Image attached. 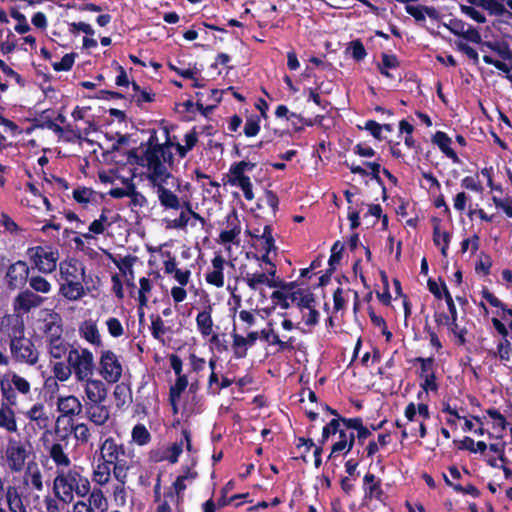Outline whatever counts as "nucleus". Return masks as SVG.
I'll list each match as a JSON object with an SVG mask.
<instances>
[{"label":"nucleus","mask_w":512,"mask_h":512,"mask_svg":"<svg viewBox=\"0 0 512 512\" xmlns=\"http://www.w3.org/2000/svg\"><path fill=\"white\" fill-rule=\"evenodd\" d=\"M54 495L63 503H71L74 493L86 497L90 492V481L81 474L80 468L57 469L53 481Z\"/></svg>","instance_id":"obj_1"},{"label":"nucleus","mask_w":512,"mask_h":512,"mask_svg":"<svg viewBox=\"0 0 512 512\" xmlns=\"http://www.w3.org/2000/svg\"><path fill=\"white\" fill-rule=\"evenodd\" d=\"M149 134L146 142H142L138 148H132L127 152L128 163L145 168V173L167 167L163 161L159 160V156H163V151L157 130L150 129Z\"/></svg>","instance_id":"obj_2"},{"label":"nucleus","mask_w":512,"mask_h":512,"mask_svg":"<svg viewBox=\"0 0 512 512\" xmlns=\"http://www.w3.org/2000/svg\"><path fill=\"white\" fill-rule=\"evenodd\" d=\"M344 420H350V418H333L322 429L321 438L318 440L321 445H324L331 436L338 434V441L332 445L328 459L340 454L347 455L355 445V434L348 432L352 429L346 427Z\"/></svg>","instance_id":"obj_3"},{"label":"nucleus","mask_w":512,"mask_h":512,"mask_svg":"<svg viewBox=\"0 0 512 512\" xmlns=\"http://www.w3.org/2000/svg\"><path fill=\"white\" fill-rule=\"evenodd\" d=\"M131 458L132 455L125 445L117 442L112 436L107 437L99 446V460L113 464V476L116 480H123L128 476Z\"/></svg>","instance_id":"obj_4"},{"label":"nucleus","mask_w":512,"mask_h":512,"mask_svg":"<svg viewBox=\"0 0 512 512\" xmlns=\"http://www.w3.org/2000/svg\"><path fill=\"white\" fill-rule=\"evenodd\" d=\"M149 184L156 189L159 203L164 210H178L182 208L183 201L165 185L169 179H175L168 167L145 173Z\"/></svg>","instance_id":"obj_5"},{"label":"nucleus","mask_w":512,"mask_h":512,"mask_svg":"<svg viewBox=\"0 0 512 512\" xmlns=\"http://www.w3.org/2000/svg\"><path fill=\"white\" fill-rule=\"evenodd\" d=\"M67 361L78 381L88 380L94 373V357L87 348H82L81 350L71 349L68 353Z\"/></svg>","instance_id":"obj_6"},{"label":"nucleus","mask_w":512,"mask_h":512,"mask_svg":"<svg viewBox=\"0 0 512 512\" xmlns=\"http://www.w3.org/2000/svg\"><path fill=\"white\" fill-rule=\"evenodd\" d=\"M27 255L32 263V267L42 273H51L56 269L58 260V251L52 246H35L27 250Z\"/></svg>","instance_id":"obj_7"},{"label":"nucleus","mask_w":512,"mask_h":512,"mask_svg":"<svg viewBox=\"0 0 512 512\" xmlns=\"http://www.w3.org/2000/svg\"><path fill=\"white\" fill-rule=\"evenodd\" d=\"M10 355L15 363L34 366L39 361V351L31 338L25 337L18 341L9 342Z\"/></svg>","instance_id":"obj_8"},{"label":"nucleus","mask_w":512,"mask_h":512,"mask_svg":"<svg viewBox=\"0 0 512 512\" xmlns=\"http://www.w3.org/2000/svg\"><path fill=\"white\" fill-rule=\"evenodd\" d=\"M122 364L111 350H103L99 361V373L108 383H116L122 376Z\"/></svg>","instance_id":"obj_9"},{"label":"nucleus","mask_w":512,"mask_h":512,"mask_svg":"<svg viewBox=\"0 0 512 512\" xmlns=\"http://www.w3.org/2000/svg\"><path fill=\"white\" fill-rule=\"evenodd\" d=\"M27 456V449L20 440L14 438L8 439L5 457L8 467L12 472H20L23 470Z\"/></svg>","instance_id":"obj_10"},{"label":"nucleus","mask_w":512,"mask_h":512,"mask_svg":"<svg viewBox=\"0 0 512 512\" xmlns=\"http://www.w3.org/2000/svg\"><path fill=\"white\" fill-rule=\"evenodd\" d=\"M30 269L25 261L18 260L7 267L4 281L9 290L22 288L28 281Z\"/></svg>","instance_id":"obj_11"},{"label":"nucleus","mask_w":512,"mask_h":512,"mask_svg":"<svg viewBox=\"0 0 512 512\" xmlns=\"http://www.w3.org/2000/svg\"><path fill=\"white\" fill-rule=\"evenodd\" d=\"M1 331L7 336V339L1 337L0 342L9 344V342L18 341L25 338L24 322L18 316L10 315L3 319Z\"/></svg>","instance_id":"obj_12"},{"label":"nucleus","mask_w":512,"mask_h":512,"mask_svg":"<svg viewBox=\"0 0 512 512\" xmlns=\"http://www.w3.org/2000/svg\"><path fill=\"white\" fill-rule=\"evenodd\" d=\"M60 276L64 281H86V268L76 259H65L59 264Z\"/></svg>","instance_id":"obj_13"},{"label":"nucleus","mask_w":512,"mask_h":512,"mask_svg":"<svg viewBox=\"0 0 512 512\" xmlns=\"http://www.w3.org/2000/svg\"><path fill=\"white\" fill-rule=\"evenodd\" d=\"M363 490L364 499L366 500H377L380 503L385 504L388 498L384 492L381 484V479L376 477L372 473H366L363 477Z\"/></svg>","instance_id":"obj_14"},{"label":"nucleus","mask_w":512,"mask_h":512,"mask_svg":"<svg viewBox=\"0 0 512 512\" xmlns=\"http://www.w3.org/2000/svg\"><path fill=\"white\" fill-rule=\"evenodd\" d=\"M44 298L29 289L21 291L13 301V308L17 312L28 313L31 309L39 307Z\"/></svg>","instance_id":"obj_15"},{"label":"nucleus","mask_w":512,"mask_h":512,"mask_svg":"<svg viewBox=\"0 0 512 512\" xmlns=\"http://www.w3.org/2000/svg\"><path fill=\"white\" fill-rule=\"evenodd\" d=\"M84 416L96 426H104L110 418L109 407L104 403H84Z\"/></svg>","instance_id":"obj_16"},{"label":"nucleus","mask_w":512,"mask_h":512,"mask_svg":"<svg viewBox=\"0 0 512 512\" xmlns=\"http://www.w3.org/2000/svg\"><path fill=\"white\" fill-rule=\"evenodd\" d=\"M226 229L221 231L219 242L221 244L234 243L241 233V222L236 210H232L226 216Z\"/></svg>","instance_id":"obj_17"},{"label":"nucleus","mask_w":512,"mask_h":512,"mask_svg":"<svg viewBox=\"0 0 512 512\" xmlns=\"http://www.w3.org/2000/svg\"><path fill=\"white\" fill-rule=\"evenodd\" d=\"M85 385L86 399L84 403H104L107 398V388L101 380L89 378Z\"/></svg>","instance_id":"obj_18"},{"label":"nucleus","mask_w":512,"mask_h":512,"mask_svg":"<svg viewBox=\"0 0 512 512\" xmlns=\"http://www.w3.org/2000/svg\"><path fill=\"white\" fill-rule=\"evenodd\" d=\"M84 404L74 395L59 397L57 400V409L65 417L78 416L83 411Z\"/></svg>","instance_id":"obj_19"},{"label":"nucleus","mask_w":512,"mask_h":512,"mask_svg":"<svg viewBox=\"0 0 512 512\" xmlns=\"http://www.w3.org/2000/svg\"><path fill=\"white\" fill-rule=\"evenodd\" d=\"M211 263L213 270L206 273L205 280L208 284L221 288L224 286V266L226 260L221 254H216Z\"/></svg>","instance_id":"obj_20"},{"label":"nucleus","mask_w":512,"mask_h":512,"mask_svg":"<svg viewBox=\"0 0 512 512\" xmlns=\"http://www.w3.org/2000/svg\"><path fill=\"white\" fill-rule=\"evenodd\" d=\"M43 331L48 342L53 340L58 342L59 339L63 338V321L61 316L56 312L50 314L49 318L45 320Z\"/></svg>","instance_id":"obj_21"},{"label":"nucleus","mask_w":512,"mask_h":512,"mask_svg":"<svg viewBox=\"0 0 512 512\" xmlns=\"http://www.w3.org/2000/svg\"><path fill=\"white\" fill-rule=\"evenodd\" d=\"M85 281H64L60 285L59 293L69 301H77L86 295Z\"/></svg>","instance_id":"obj_22"},{"label":"nucleus","mask_w":512,"mask_h":512,"mask_svg":"<svg viewBox=\"0 0 512 512\" xmlns=\"http://www.w3.org/2000/svg\"><path fill=\"white\" fill-rule=\"evenodd\" d=\"M433 144L437 145L440 151L449 159L452 160L453 163H459L460 159L457 153L451 148V138L447 135V133L443 131H437L432 136Z\"/></svg>","instance_id":"obj_23"},{"label":"nucleus","mask_w":512,"mask_h":512,"mask_svg":"<svg viewBox=\"0 0 512 512\" xmlns=\"http://www.w3.org/2000/svg\"><path fill=\"white\" fill-rule=\"evenodd\" d=\"M4 499L10 512H27L19 487L8 485L5 489Z\"/></svg>","instance_id":"obj_24"},{"label":"nucleus","mask_w":512,"mask_h":512,"mask_svg":"<svg viewBox=\"0 0 512 512\" xmlns=\"http://www.w3.org/2000/svg\"><path fill=\"white\" fill-rule=\"evenodd\" d=\"M26 417L36 424L40 430H47L50 424V418L45 411L42 403L34 404L26 413Z\"/></svg>","instance_id":"obj_25"},{"label":"nucleus","mask_w":512,"mask_h":512,"mask_svg":"<svg viewBox=\"0 0 512 512\" xmlns=\"http://www.w3.org/2000/svg\"><path fill=\"white\" fill-rule=\"evenodd\" d=\"M87 496L88 498L86 504L87 507H89V509L91 510V512H107L108 501L101 488H90V492Z\"/></svg>","instance_id":"obj_26"},{"label":"nucleus","mask_w":512,"mask_h":512,"mask_svg":"<svg viewBox=\"0 0 512 512\" xmlns=\"http://www.w3.org/2000/svg\"><path fill=\"white\" fill-rule=\"evenodd\" d=\"M80 336L94 346H102L101 336L95 322L84 321L79 327Z\"/></svg>","instance_id":"obj_27"},{"label":"nucleus","mask_w":512,"mask_h":512,"mask_svg":"<svg viewBox=\"0 0 512 512\" xmlns=\"http://www.w3.org/2000/svg\"><path fill=\"white\" fill-rule=\"evenodd\" d=\"M212 307L209 305L196 316L197 329L203 337L211 335L213 331Z\"/></svg>","instance_id":"obj_28"},{"label":"nucleus","mask_w":512,"mask_h":512,"mask_svg":"<svg viewBox=\"0 0 512 512\" xmlns=\"http://www.w3.org/2000/svg\"><path fill=\"white\" fill-rule=\"evenodd\" d=\"M405 11L411 15L417 22L425 21V15L431 19L437 20L439 18V12L432 6H412L406 5Z\"/></svg>","instance_id":"obj_29"},{"label":"nucleus","mask_w":512,"mask_h":512,"mask_svg":"<svg viewBox=\"0 0 512 512\" xmlns=\"http://www.w3.org/2000/svg\"><path fill=\"white\" fill-rule=\"evenodd\" d=\"M344 421L347 428H351L357 432L355 440L357 439L358 445L362 446L365 440L371 436V430L363 424V419L361 417H354L350 418V420Z\"/></svg>","instance_id":"obj_30"},{"label":"nucleus","mask_w":512,"mask_h":512,"mask_svg":"<svg viewBox=\"0 0 512 512\" xmlns=\"http://www.w3.org/2000/svg\"><path fill=\"white\" fill-rule=\"evenodd\" d=\"M96 468L93 471L92 479L95 483L100 486H104L109 483L111 479V473H113V464L107 463L105 460H99Z\"/></svg>","instance_id":"obj_31"},{"label":"nucleus","mask_w":512,"mask_h":512,"mask_svg":"<svg viewBox=\"0 0 512 512\" xmlns=\"http://www.w3.org/2000/svg\"><path fill=\"white\" fill-rule=\"evenodd\" d=\"M0 428L5 429L7 432H17V422L15 413L12 407L2 403L0 407Z\"/></svg>","instance_id":"obj_32"},{"label":"nucleus","mask_w":512,"mask_h":512,"mask_svg":"<svg viewBox=\"0 0 512 512\" xmlns=\"http://www.w3.org/2000/svg\"><path fill=\"white\" fill-rule=\"evenodd\" d=\"M49 456L56 464L57 469H64V467H69L71 464V460L69 456L64 452L61 443H54L51 445L49 449Z\"/></svg>","instance_id":"obj_33"},{"label":"nucleus","mask_w":512,"mask_h":512,"mask_svg":"<svg viewBox=\"0 0 512 512\" xmlns=\"http://www.w3.org/2000/svg\"><path fill=\"white\" fill-rule=\"evenodd\" d=\"M291 302L295 303L300 310L310 308L315 303V296L313 293L304 289H297L290 293Z\"/></svg>","instance_id":"obj_34"},{"label":"nucleus","mask_w":512,"mask_h":512,"mask_svg":"<svg viewBox=\"0 0 512 512\" xmlns=\"http://www.w3.org/2000/svg\"><path fill=\"white\" fill-rule=\"evenodd\" d=\"M255 166V163L244 160L233 163L229 169V180L250 179V177L245 174V171H252Z\"/></svg>","instance_id":"obj_35"},{"label":"nucleus","mask_w":512,"mask_h":512,"mask_svg":"<svg viewBox=\"0 0 512 512\" xmlns=\"http://www.w3.org/2000/svg\"><path fill=\"white\" fill-rule=\"evenodd\" d=\"M203 410V400L200 395L187 394L183 403V411L188 416L201 413Z\"/></svg>","instance_id":"obj_36"},{"label":"nucleus","mask_w":512,"mask_h":512,"mask_svg":"<svg viewBox=\"0 0 512 512\" xmlns=\"http://www.w3.org/2000/svg\"><path fill=\"white\" fill-rule=\"evenodd\" d=\"M413 364H420V370L418 376L423 379L435 375V359L434 357H416L411 361Z\"/></svg>","instance_id":"obj_37"},{"label":"nucleus","mask_w":512,"mask_h":512,"mask_svg":"<svg viewBox=\"0 0 512 512\" xmlns=\"http://www.w3.org/2000/svg\"><path fill=\"white\" fill-rule=\"evenodd\" d=\"M132 441L139 446L147 445L151 441V434L144 424H136L131 432Z\"/></svg>","instance_id":"obj_38"},{"label":"nucleus","mask_w":512,"mask_h":512,"mask_svg":"<svg viewBox=\"0 0 512 512\" xmlns=\"http://www.w3.org/2000/svg\"><path fill=\"white\" fill-rule=\"evenodd\" d=\"M232 349L235 359H243L247 356L248 346L244 342V336L236 333L235 331L232 333Z\"/></svg>","instance_id":"obj_39"},{"label":"nucleus","mask_w":512,"mask_h":512,"mask_svg":"<svg viewBox=\"0 0 512 512\" xmlns=\"http://www.w3.org/2000/svg\"><path fill=\"white\" fill-rule=\"evenodd\" d=\"M344 251V245L340 240H337L331 247V255L328 260L329 272H335L337 266L342 259V253Z\"/></svg>","instance_id":"obj_40"},{"label":"nucleus","mask_w":512,"mask_h":512,"mask_svg":"<svg viewBox=\"0 0 512 512\" xmlns=\"http://www.w3.org/2000/svg\"><path fill=\"white\" fill-rule=\"evenodd\" d=\"M512 354V344L508 338L501 339L497 344V351H490L493 357H499L501 361H509Z\"/></svg>","instance_id":"obj_41"},{"label":"nucleus","mask_w":512,"mask_h":512,"mask_svg":"<svg viewBox=\"0 0 512 512\" xmlns=\"http://www.w3.org/2000/svg\"><path fill=\"white\" fill-rule=\"evenodd\" d=\"M0 390L3 399L6 401L3 402L4 404L8 405V407L17 405V395L15 389L13 388L12 384L9 383V381L1 380Z\"/></svg>","instance_id":"obj_42"},{"label":"nucleus","mask_w":512,"mask_h":512,"mask_svg":"<svg viewBox=\"0 0 512 512\" xmlns=\"http://www.w3.org/2000/svg\"><path fill=\"white\" fill-rule=\"evenodd\" d=\"M166 141L164 143H161L160 146L162 147L163 156H159V160L164 162V165H166L169 170L174 165V156L171 152V147H175L176 143H173L169 137V132L166 130Z\"/></svg>","instance_id":"obj_43"},{"label":"nucleus","mask_w":512,"mask_h":512,"mask_svg":"<svg viewBox=\"0 0 512 512\" xmlns=\"http://www.w3.org/2000/svg\"><path fill=\"white\" fill-rule=\"evenodd\" d=\"M71 431L74 438L81 444H87L90 440L91 433L86 423L72 424Z\"/></svg>","instance_id":"obj_44"},{"label":"nucleus","mask_w":512,"mask_h":512,"mask_svg":"<svg viewBox=\"0 0 512 512\" xmlns=\"http://www.w3.org/2000/svg\"><path fill=\"white\" fill-rule=\"evenodd\" d=\"M261 248L267 253L271 251H275L277 249L275 245V240L272 235V227L270 225H265L263 231L260 236Z\"/></svg>","instance_id":"obj_45"},{"label":"nucleus","mask_w":512,"mask_h":512,"mask_svg":"<svg viewBox=\"0 0 512 512\" xmlns=\"http://www.w3.org/2000/svg\"><path fill=\"white\" fill-rule=\"evenodd\" d=\"M127 481V477L123 480H117L118 484L114 486L113 489V500L117 507H124L127 502V492L125 488V484Z\"/></svg>","instance_id":"obj_46"},{"label":"nucleus","mask_w":512,"mask_h":512,"mask_svg":"<svg viewBox=\"0 0 512 512\" xmlns=\"http://www.w3.org/2000/svg\"><path fill=\"white\" fill-rule=\"evenodd\" d=\"M480 7L487 10L489 15L502 16L508 13L504 4L497 0H480Z\"/></svg>","instance_id":"obj_47"},{"label":"nucleus","mask_w":512,"mask_h":512,"mask_svg":"<svg viewBox=\"0 0 512 512\" xmlns=\"http://www.w3.org/2000/svg\"><path fill=\"white\" fill-rule=\"evenodd\" d=\"M243 280L246 282L251 290H257L261 284L267 285L268 276L264 272L247 273Z\"/></svg>","instance_id":"obj_48"},{"label":"nucleus","mask_w":512,"mask_h":512,"mask_svg":"<svg viewBox=\"0 0 512 512\" xmlns=\"http://www.w3.org/2000/svg\"><path fill=\"white\" fill-rule=\"evenodd\" d=\"M481 295L491 306L500 308L506 314L512 317V308H507L506 305L499 300L487 287H483Z\"/></svg>","instance_id":"obj_49"},{"label":"nucleus","mask_w":512,"mask_h":512,"mask_svg":"<svg viewBox=\"0 0 512 512\" xmlns=\"http://www.w3.org/2000/svg\"><path fill=\"white\" fill-rule=\"evenodd\" d=\"M151 319V335L156 340H162L164 334L167 332V329L164 325V321L159 315L152 314L150 316Z\"/></svg>","instance_id":"obj_50"},{"label":"nucleus","mask_w":512,"mask_h":512,"mask_svg":"<svg viewBox=\"0 0 512 512\" xmlns=\"http://www.w3.org/2000/svg\"><path fill=\"white\" fill-rule=\"evenodd\" d=\"M49 354L55 359H61L68 350L67 343L64 338L59 339L58 342L55 340L48 342Z\"/></svg>","instance_id":"obj_51"},{"label":"nucleus","mask_w":512,"mask_h":512,"mask_svg":"<svg viewBox=\"0 0 512 512\" xmlns=\"http://www.w3.org/2000/svg\"><path fill=\"white\" fill-rule=\"evenodd\" d=\"M10 16L18 22L14 27L16 32L19 34H25L30 31V26L26 20L25 15L21 13L17 8H12L10 10Z\"/></svg>","instance_id":"obj_52"},{"label":"nucleus","mask_w":512,"mask_h":512,"mask_svg":"<svg viewBox=\"0 0 512 512\" xmlns=\"http://www.w3.org/2000/svg\"><path fill=\"white\" fill-rule=\"evenodd\" d=\"M441 285H442V289L444 290V299H445V302H446L448 310H449L448 315L451 316V326L458 327V325H457V315L458 314H457V309H456L454 300H453L444 281H442Z\"/></svg>","instance_id":"obj_53"},{"label":"nucleus","mask_w":512,"mask_h":512,"mask_svg":"<svg viewBox=\"0 0 512 512\" xmlns=\"http://www.w3.org/2000/svg\"><path fill=\"white\" fill-rule=\"evenodd\" d=\"M363 164L371 170L370 174L372 178L382 187L383 199L385 200L387 198V190L383 180L379 175L382 171L380 163L365 161Z\"/></svg>","instance_id":"obj_54"},{"label":"nucleus","mask_w":512,"mask_h":512,"mask_svg":"<svg viewBox=\"0 0 512 512\" xmlns=\"http://www.w3.org/2000/svg\"><path fill=\"white\" fill-rule=\"evenodd\" d=\"M30 287L40 293H48L51 290L50 282L42 276H31L28 278Z\"/></svg>","instance_id":"obj_55"},{"label":"nucleus","mask_w":512,"mask_h":512,"mask_svg":"<svg viewBox=\"0 0 512 512\" xmlns=\"http://www.w3.org/2000/svg\"><path fill=\"white\" fill-rule=\"evenodd\" d=\"M140 288L138 291V302H139V308H142L147 305L148 303V297L147 293H149L152 289L151 281L150 279L146 277H142L139 280Z\"/></svg>","instance_id":"obj_56"},{"label":"nucleus","mask_w":512,"mask_h":512,"mask_svg":"<svg viewBox=\"0 0 512 512\" xmlns=\"http://www.w3.org/2000/svg\"><path fill=\"white\" fill-rule=\"evenodd\" d=\"M9 383L12 384L13 388L21 394L26 395L31 391L30 383L25 378L16 373H12Z\"/></svg>","instance_id":"obj_57"},{"label":"nucleus","mask_w":512,"mask_h":512,"mask_svg":"<svg viewBox=\"0 0 512 512\" xmlns=\"http://www.w3.org/2000/svg\"><path fill=\"white\" fill-rule=\"evenodd\" d=\"M188 385L187 375L177 376L175 383L170 386L169 394H171L172 397H181Z\"/></svg>","instance_id":"obj_58"},{"label":"nucleus","mask_w":512,"mask_h":512,"mask_svg":"<svg viewBox=\"0 0 512 512\" xmlns=\"http://www.w3.org/2000/svg\"><path fill=\"white\" fill-rule=\"evenodd\" d=\"M260 131V117L257 115H252L247 117L245 125H244V134L247 137H254Z\"/></svg>","instance_id":"obj_59"},{"label":"nucleus","mask_w":512,"mask_h":512,"mask_svg":"<svg viewBox=\"0 0 512 512\" xmlns=\"http://www.w3.org/2000/svg\"><path fill=\"white\" fill-rule=\"evenodd\" d=\"M76 53L65 54L59 62H54L52 67L55 71H70L75 62Z\"/></svg>","instance_id":"obj_60"},{"label":"nucleus","mask_w":512,"mask_h":512,"mask_svg":"<svg viewBox=\"0 0 512 512\" xmlns=\"http://www.w3.org/2000/svg\"><path fill=\"white\" fill-rule=\"evenodd\" d=\"M483 61L486 64L493 65L498 70L506 73V79L512 84V66L508 67V65L500 60H496L489 55L483 56Z\"/></svg>","instance_id":"obj_61"},{"label":"nucleus","mask_w":512,"mask_h":512,"mask_svg":"<svg viewBox=\"0 0 512 512\" xmlns=\"http://www.w3.org/2000/svg\"><path fill=\"white\" fill-rule=\"evenodd\" d=\"M53 373L56 379L64 382L68 380L72 374L71 366L69 363L65 364L63 362H56L53 365Z\"/></svg>","instance_id":"obj_62"},{"label":"nucleus","mask_w":512,"mask_h":512,"mask_svg":"<svg viewBox=\"0 0 512 512\" xmlns=\"http://www.w3.org/2000/svg\"><path fill=\"white\" fill-rule=\"evenodd\" d=\"M229 183L232 186L240 187L246 200L251 201L254 198L253 186L250 179L229 180Z\"/></svg>","instance_id":"obj_63"},{"label":"nucleus","mask_w":512,"mask_h":512,"mask_svg":"<svg viewBox=\"0 0 512 512\" xmlns=\"http://www.w3.org/2000/svg\"><path fill=\"white\" fill-rule=\"evenodd\" d=\"M487 415L493 420V428L505 430L508 424L505 416L500 413L496 408H489L486 410Z\"/></svg>","instance_id":"obj_64"}]
</instances>
